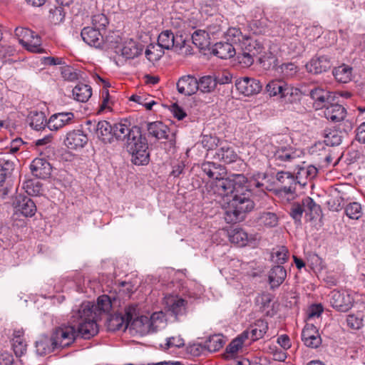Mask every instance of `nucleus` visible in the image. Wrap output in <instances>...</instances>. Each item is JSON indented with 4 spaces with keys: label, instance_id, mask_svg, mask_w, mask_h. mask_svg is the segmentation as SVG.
Listing matches in <instances>:
<instances>
[{
    "label": "nucleus",
    "instance_id": "f257e3e1",
    "mask_svg": "<svg viewBox=\"0 0 365 365\" xmlns=\"http://www.w3.org/2000/svg\"><path fill=\"white\" fill-rule=\"evenodd\" d=\"M259 175L247 180L246 184L236 190L230 200L224 215L227 223H237L245 219L247 214L251 212L255 206L252 198L253 188H262L264 184L258 180Z\"/></svg>",
    "mask_w": 365,
    "mask_h": 365
},
{
    "label": "nucleus",
    "instance_id": "f03ea898",
    "mask_svg": "<svg viewBox=\"0 0 365 365\" xmlns=\"http://www.w3.org/2000/svg\"><path fill=\"white\" fill-rule=\"evenodd\" d=\"M287 141L288 138L282 135H277L272 138V158L276 165L292 170L299 163L302 153L287 145Z\"/></svg>",
    "mask_w": 365,
    "mask_h": 365
},
{
    "label": "nucleus",
    "instance_id": "7ed1b4c3",
    "mask_svg": "<svg viewBox=\"0 0 365 365\" xmlns=\"http://www.w3.org/2000/svg\"><path fill=\"white\" fill-rule=\"evenodd\" d=\"M91 302H83L77 311H73V322L78 324L77 337L88 339L98 332L96 324L97 314L93 311Z\"/></svg>",
    "mask_w": 365,
    "mask_h": 365
},
{
    "label": "nucleus",
    "instance_id": "20e7f679",
    "mask_svg": "<svg viewBox=\"0 0 365 365\" xmlns=\"http://www.w3.org/2000/svg\"><path fill=\"white\" fill-rule=\"evenodd\" d=\"M241 52L239 53L237 58L241 64L248 67L254 63V58L259 56L260 62L268 58L264 51V47L263 44L257 39L251 37H246L240 43L239 48Z\"/></svg>",
    "mask_w": 365,
    "mask_h": 365
},
{
    "label": "nucleus",
    "instance_id": "39448f33",
    "mask_svg": "<svg viewBox=\"0 0 365 365\" xmlns=\"http://www.w3.org/2000/svg\"><path fill=\"white\" fill-rule=\"evenodd\" d=\"M247 178L242 174H234L228 178H222L220 175L215 180V192L220 196H233L236 190L246 184Z\"/></svg>",
    "mask_w": 365,
    "mask_h": 365
},
{
    "label": "nucleus",
    "instance_id": "423d86ee",
    "mask_svg": "<svg viewBox=\"0 0 365 365\" xmlns=\"http://www.w3.org/2000/svg\"><path fill=\"white\" fill-rule=\"evenodd\" d=\"M51 334L58 349L71 345L77 338L76 329L72 325H61L53 329Z\"/></svg>",
    "mask_w": 365,
    "mask_h": 365
},
{
    "label": "nucleus",
    "instance_id": "0eeeda50",
    "mask_svg": "<svg viewBox=\"0 0 365 365\" xmlns=\"http://www.w3.org/2000/svg\"><path fill=\"white\" fill-rule=\"evenodd\" d=\"M91 303L93 305V311L97 314V317L101 312L108 314L111 309L121 307L120 294L113 292L98 297L96 304Z\"/></svg>",
    "mask_w": 365,
    "mask_h": 365
},
{
    "label": "nucleus",
    "instance_id": "6e6552de",
    "mask_svg": "<svg viewBox=\"0 0 365 365\" xmlns=\"http://www.w3.org/2000/svg\"><path fill=\"white\" fill-rule=\"evenodd\" d=\"M276 179L282 184V187L277 191L278 194L280 196L287 195V200H292L297 183L294 175L290 171H279L277 173Z\"/></svg>",
    "mask_w": 365,
    "mask_h": 365
},
{
    "label": "nucleus",
    "instance_id": "1a4fd4ad",
    "mask_svg": "<svg viewBox=\"0 0 365 365\" xmlns=\"http://www.w3.org/2000/svg\"><path fill=\"white\" fill-rule=\"evenodd\" d=\"M329 297L330 304L339 312H346L353 306L354 298L347 291L333 290Z\"/></svg>",
    "mask_w": 365,
    "mask_h": 365
},
{
    "label": "nucleus",
    "instance_id": "9d476101",
    "mask_svg": "<svg viewBox=\"0 0 365 365\" xmlns=\"http://www.w3.org/2000/svg\"><path fill=\"white\" fill-rule=\"evenodd\" d=\"M309 96L314 101V106L316 109L324 108L329 103L335 101L334 93L323 88L315 87L310 90Z\"/></svg>",
    "mask_w": 365,
    "mask_h": 365
},
{
    "label": "nucleus",
    "instance_id": "9b49d317",
    "mask_svg": "<svg viewBox=\"0 0 365 365\" xmlns=\"http://www.w3.org/2000/svg\"><path fill=\"white\" fill-rule=\"evenodd\" d=\"M235 86L240 93L247 96L259 93L262 88L259 80L249 77L237 79L235 82Z\"/></svg>",
    "mask_w": 365,
    "mask_h": 365
},
{
    "label": "nucleus",
    "instance_id": "f8f14e48",
    "mask_svg": "<svg viewBox=\"0 0 365 365\" xmlns=\"http://www.w3.org/2000/svg\"><path fill=\"white\" fill-rule=\"evenodd\" d=\"M139 128H130L126 123H118L113 125V140L124 141L128 143L132 138L135 139V136L139 135Z\"/></svg>",
    "mask_w": 365,
    "mask_h": 365
},
{
    "label": "nucleus",
    "instance_id": "ddd939ff",
    "mask_svg": "<svg viewBox=\"0 0 365 365\" xmlns=\"http://www.w3.org/2000/svg\"><path fill=\"white\" fill-rule=\"evenodd\" d=\"M164 304L167 311L176 318L186 314L187 302L178 296H166L164 298Z\"/></svg>",
    "mask_w": 365,
    "mask_h": 365
},
{
    "label": "nucleus",
    "instance_id": "4468645a",
    "mask_svg": "<svg viewBox=\"0 0 365 365\" xmlns=\"http://www.w3.org/2000/svg\"><path fill=\"white\" fill-rule=\"evenodd\" d=\"M56 342L54 341L51 334H43L37 337L35 341V348L37 354L45 356L58 349Z\"/></svg>",
    "mask_w": 365,
    "mask_h": 365
},
{
    "label": "nucleus",
    "instance_id": "2eb2a0df",
    "mask_svg": "<svg viewBox=\"0 0 365 365\" xmlns=\"http://www.w3.org/2000/svg\"><path fill=\"white\" fill-rule=\"evenodd\" d=\"M297 170L296 173L297 182L304 186L308 180L314 179L317 174V169L314 165H306L305 162L302 161L300 159L299 163L294 169Z\"/></svg>",
    "mask_w": 365,
    "mask_h": 365
},
{
    "label": "nucleus",
    "instance_id": "dca6fc26",
    "mask_svg": "<svg viewBox=\"0 0 365 365\" xmlns=\"http://www.w3.org/2000/svg\"><path fill=\"white\" fill-rule=\"evenodd\" d=\"M302 340L310 348L317 349L322 344V339L317 328L312 324H307L302 332Z\"/></svg>",
    "mask_w": 365,
    "mask_h": 365
},
{
    "label": "nucleus",
    "instance_id": "f3484780",
    "mask_svg": "<svg viewBox=\"0 0 365 365\" xmlns=\"http://www.w3.org/2000/svg\"><path fill=\"white\" fill-rule=\"evenodd\" d=\"M331 66V59L327 56H316L305 65V67L309 73L319 74L327 71Z\"/></svg>",
    "mask_w": 365,
    "mask_h": 365
},
{
    "label": "nucleus",
    "instance_id": "a211bd4d",
    "mask_svg": "<svg viewBox=\"0 0 365 365\" xmlns=\"http://www.w3.org/2000/svg\"><path fill=\"white\" fill-rule=\"evenodd\" d=\"M16 212L26 217H31L36 212V205L29 197L18 195L14 202Z\"/></svg>",
    "mask_w": 365,
    "mask_h": 365
},
{
    "label": "nucleus",
    "instance_id": "6ab92c4d",
    "mask_svg": "<svg viewBox=\"0 0 365 365\" xmlns=\"http://www.w3.org/2000/svg\"><path fill=\"white\" fill-rule=\"evenodd\" d=\"M74 114L72 112H62L53 114L47 122L51 130H58L73 122Z\"/></svg>",
    "mask_w": 365,
    "mask_h": 365
},
{
    "label": "nucleus",
    "instance_id": "aec40b11",
    "mask_svg": "<svg viewBox=\"0 0 365 365\" xmlns=\"http://www.w3.org/2000/svg\"><path fill=\"white\" fill-rule=\"evenodd\" d=\"M88 137L81 130H73L66 134L65 145L73 150L83 148L88 143Z\"/></svg>",
    "mask_w": 365,
    "mask_h": 365
},
{
    "label": "nucleus",
    "instance_id": "412c9836",
    "mask_svg": "<svg viewBox=\"0 0 365 365\" xmlns=\"http://www.w3.org/2000/svg\"><path fill=\"white\" fill-rule=\"evenodd\" d=\"M198 88L197 79L192 76H182L177 83L178 91L185 96H191L195 93Z\"/></svg>",
    "mask_w": 365,
    "mask_h": 365
},
{
    "label": "nucleus",
    "instance_id": "4be33fe9",
    "mask_svg": "<svg viewBox=\"0 0 365 365\" xmlns=\"http://www.w3.org/2000/svg\"><path fill=\"white\" fill-rule=\"evenodd\" d=\"M85 43L94 48H101L103 43V35L100 31L93 27H85L81 33Z\"/></svg>",
    "mask_w": 365,
    "mask_h": 365
},
{
    "label": "nucleus",
    "instance_id": "5701e85b",
    "mask_svg": "<svg viewBox=\"0 0 365 365\" xmlns=\"http://www.w3.org/2000/svg\"><path fill=\"white\" fill-rule=\"evenodd\" d=\"M30 168L33 175L42 179L48 178L52 170L51 164L43 158H35L31 162Z\"/></svg>",
    "mask_w": 365,
    "mask_h": 365
},
{
    "label": "nucleus",
    "instance_id": "b1692460",
    "mask_svg": "<svg viewBox=\"0 0 365 365\" xmlns=\"http://www.w3.org/2000/svg\"><path fill=\"white\" fill-rule=\"evenodd\" d=\"M97 138L104 143L113 141V125L106 120H101L93 125Z\"/></svg>",
    "mask_w": 365,
    "mask_h": 365
},
{
    "label": "nucleus",
    "instance_id": "393cba45",
    "mask_svg": "<svg viewBox=\"0 0 365 365\" xmlns=\"http://www.w3.org/2000/svg\"><path fill=\"white\" fill-rule=\"evenodd\" d=\"M148 135L158 140H170V128L161 121L149 123L147 126Z\"/></svg>",
    "mask_w": 365,
    "mask_h": 365
},
{
    "label": "nucleus",
    "instance_id": "a878e982",
    "mask_svg": "<svg viewBox=\"0 0 365 365\" xmlns=\"http://www.w3.org/2000/svg\"><path fill=\"white\" fill-rule=\"evenodd\" d=\"M13 350L17 357H21L26 352L27 344L24 339L22 329H14L11 339Z\"/></svg>",
    "mask_w": 365,
    "mask_h": 365
},
{
    "label": "nucleus",
    "instance_id": "bb28decb",
    "mask_svg": "<svg viewBox=\"0 0 365 365\" xmlns=\"http://www.w3.org/2000/svg\"><path fill=\"white\" fill-rule=\"evenodd\" d=\"M346 109L341 105L332 102L324 108V115L327 120L333 122L343 120L346 116Z\"/></svg>",
    "mask_w": 365,
    "mask_h": 365
},
{
    "label": "nucleus",
    "instance_id": "cd10ccee",
    "mask_svg": "<svg viewBox=\"0 0 365 365\" xmlns=\"http://www.w3.org/2000/svg\"><path fill=\"white\" fill-rule=\"evenodd\" d=\"M268 330V324L263 320H257L243 332H247L246 339L257 341L262 339Z\"/></svg>",
    "mask_w": 365,
    "mask_h": 365
},
{
    "label": "nucleus",
    "instance_id": "c85d7f7f",
    "mask_svg": "<svg viewBox=\"0 0 365 365\" xmlns=\"http://www.w3.org/2000/svg\"><path fill=\"white\" fill-rule=\"evenodd\" d=\"M130 322L121 312L110 314L107 317V327L110 331H115L120 329H125Z\"/></svg>",
    "mask_w": 365,
    "mask_h": 365
},
{
    "label": "nucleus",
    "instance_id": "c756f323",
    "mask_svg": "<svg viewBox=\"0 0 365 365\" xmlns=\"http://www.w3.org/2000/svg\"><path fill=\"white\" fill-rule=\"evenodd\" d=\"M180 36H174V34L170 30L162 31L158 38V45L164 49L175 50L177 41H179Z\"/></svg>",
    "mask_w": 365,
    "mask_h": 365
},
{
    "label": "nucleus",
    "instance_id": "7c9ffc66",
    "mask_svg": "<svg viewBox=\"0 0 365 365\" xmlns=\"http://www.w3.org/2000/svg\"><path fill=\"white\" fill-rule=\"evenodd\" d=\"M135 322L146 324L147 328L155 331L164 324V315L162 312H155L150 316V319L146 317H141L140 319H137Z\"/></svg>",
    "mask_w": 365,
    "mask_h": 365
},
{
    "label": "nucleus",
    "instance_id": "2f4dec72",
    "mask_svg": "<svg viewBox=\"0 0 365 365\" xmlns=\"http://www.w3.org/2000/svg\"><path fill=\"white\" fill-rule=\"evenodd\" d=\"M214 158L225 163H231L236 161L237 154L232 147L225 145L215 150Z\"/></svg>",
    "mask_w": 365,
    "mask_h": 365
},
{
    "label": "nucleus",
    "instance_id": "473e14b6",
    "mask_svg": "<svg viewBox=\"0 0 365 365\" xmlns=\"http://www.w3.org/2000/svg\"><path fill=\"white\" fill-rule=\"evenodd\" d=\"M235 47L232 43H216L212 49L213 53L222 59H227L234 56L236 53Z\"/></svg>",
    "mask_w": 365,
    "mask_h": 365
},
{
    "label": "nucleus",
    "instance_id": "72a5a7b5",
    "mask_svg": "<svg viewBox=\"0 0 365 365\" xmlns=\"http://www.w3.org/2000/svg\"><path fill=\"white\" fill-rule=\"evenodd\" d=\"M287 277L286 269L282 265L274 266L269 272V282L272 289L278 287Z\"/></svg>",
    "mask_w": 365,
    "mask_h": 365
},
{
    "label": "nucleus",
    "instance_id": "f704fd0d",
    "mask_svg": "<svg viewBox=\"0 0 365 365\" xmlns=\"http://www.w3.org/2000/svg\"><path fill=\"white\" fill-rule=\"evenodd\" d=\"M266 91L270 96L280 95L281 97H284L289 93V88L284 81L272 80L267 85Z\"/></svg>",
    "mask_w": 365,
    "mask_h": 365
},
{
    "label": "nucleus",
    "instance_id": "c9c22d12",
    "mask_svg": "<svg viewBox=\"0 0 365 365\" xmlns=\"http://www.w3.org/2000/svg\"><path fill=\"white\" fill-rule=\"evenodd\" d=\"M229 239L232 243L236 244L240 247L247 245L249 242H252L254 238L249 236L248 234L242 229L236 228L229 233Z\"/></svg>",
    "mask_w": 365,
    "mask_h": 365
},
{
    "label": "nucleus",
    "instance_id": "e433bc0d",
    "mask_svg": "<svg viewBox=\"0 0 365 365\" xmlns=\"http://www.w3.org/2000/svg\"><path fill=\"white\" fill-rule=\"evenodd\" d=\"M304 212L306 216H309V220H312L321 212V207L315 203L312 198L306 197L302 200Z\"/></svg>",
    "mask_w": 365,
    "mask_h": 365
},
{
    "label": "nucleus",
    "instance_id": "4c0bfd02",
    "mask_svg": "<svg viewBox=\"0 0 365 365\" xmlns=\"http://www.w3.org/2000/svg\"><path fill=\"white\" fill-rule=\"evenodd\" d=\"M346 132H341L336 129H329L324 131V143L328 146H337L342 142Z\"/></svg>",
    "mask_w": 365,
    "mask_h": 365
},
{
    "label": "nucleus",
    "instance_id": "58836bf2",
    "mask_svg": "<svg viewBox=\"0 0 365 365\" xmlns=\"http://www.w3.org/2000/svg\"><path fill=\"white\" fill-rule=\"evenodd\" d=\"M73 98L79 102H86L92 95L90 86L80 83L76 85L72 91Z\"/></svg>",
    "mask_w": 365,
    "mask_h": 365
},
{
    "label": "nucleus",
    "instance_id": "ea45409f",
    "mask_svg": "<svg viewBox=\"0 0 365 365\" xmlns=\"http://www.w3.org/2000/svg\"><path fill=\"white\" fill-rule=\"evenodd\" d=\"M226 339L222 334H214L210 336L205 341V347L210 352L220 350L225 344Z\"/></svg>",
    "mask_w": 365,
    "mask_h": 365
},
{
    "label": "nucleus",
    "instance_id": "a19ab883",
    "mask_svg": "<svg viewBox=\"0 0 365 365\" xmlns=\"http://www.w3.org/2000/svg\"><path fill=\"white\" fill-rule=\"evenodd\" d=\"M289 250L285 246L274 247L271 252V259L279 265L283 264L289 258Z\"/></svg>",
    "mask_w": 365,
    "mask_h": 365
},
{
    "label": "nucleus",
    "instance_id": "79ce46f5",
    "mask_svg": "<svg viewBox=\"0 0 365 365\" xmlns=\"http://www.w3.org/2000/svg\"><path fill=\"white\" fill-rule=\"evenodd\" d=\"M197 84H199L198 90L203 93H210L217 87V83L213 76H204L201 77L197 80Z\"/></svg>",
    "mask_w": 365,
    "mask_h": 365
},
{
    "label": "nucleus",
    "instance_id": "37998d69",
    "mask_svg": "<svg viewBox=\"0 0 365 365\" xmlns=\"http://www.w3.org/2000/svg\"><path fill=\"white\" fill-rule=\"evenodd\" d=\"M142 49L133 40L125 42L121 48V55L125 58H134L141 53Z\"/></svg>",
    "mask_w": 365,
    "mask_h": 365
},
{
    "label": "nucleus",
    "instance_id": "c03bdc74",
    "mask_svg": "<svg viewBox=\"0 0 365 365\" xmlns=\"http://www.w3.org/2000/svg\"><path fill=\"white\" fill-rule=\"evenodd\" d=\"M351 67L342 65L334 69L333 75L338 82L346 83L351 78Z\"/></svg>",
    "mask_w": 365,
    "mask_h": 365
},
{
    "label": "nucleus",
    "instance_id": "a18cd8bd",
    "mask_svg": "<svg viewBox=\"0 0 365 365\" xmlns=\"http://www.w3.org/2000/svg\"><path fill=\"white\" fill-rule=\"evenodd\" d=\"M247 332H242L240 336L233 339L226 348L227 357H232L242 348L246 340Z\"/></svg>",
    "mask_w": 365,
    "mask_h": 365
},
{
    "label": "nucleus",
    "instance_id": "49530a36",
    "mask_svg": "<svg viewBox=\"0 0 365 365\" xmlns=\"http://www.w3.org/2000/svg\"><path fill=\"white\" fill-rule=\"evenodd\" d=\"M31 37L28 43H24L22 46L29 52L38 53H43L44 49L41 46V38L40 36L34 33Z\"/></svg>",
    "mask_w": 365,
    "mask_h": 365
},
{
    "label": "nucleus",
    "instance_id": "de8ad7c7",
    "mask_svg": "<svg viewBox=\"0 0 365 365\" xmlns=\"http://www.w3.org/2000/svg\"><path fill=\"white\" fill-rule=\"evenodd\" d=\"M14 169V163L11 160L0 159V187H3L6 178Z\"/></svg>",
    "mask_w": 365,
    "mask_h": 365
},
{
    "label": "nucleus",
    "instance_id": "09e8293b",
    "mask_svg": "<svg viewBox=\"0 0 365 365\" xmlns=\"http://www.w3.org/2000/svg\"><path fill=\"white\" fill-rule=\"evenodd\" d=\"M192 41L197 48L203 49L210 43L208 33L205 30H196L192 34Z\"/></svg>",
    "mask_w": 365,
    "mask_h": 365
},
{
    "label": "nucleus",
    "instance_id": "8fccbe9b",
    "mask_svg": "<svg viewBox=\"0 0 365 365\" xmlns=\"http://www.w3.org/2000/svg\"><path fill=\"white\" fill-rule=\"evenodd\" d=\"M272 301V297L269 294H262L256 299V302L259 306V309L262 312H265V314L267 316H272L274 314L273 310L269 309L271 307Z\"/></svg>",
    "mask_w": 365,
    "mask_h": 365
},
{
    "label": "nucleus",
    "instance_id": "3c124183",
    "mask_svg": "<svg viewBox=\"0 0 365 365\" xmlns=\"http://www.w3.org/2000/svg\"><path fill=\"white\" fill-rule=\"evenodd\" d=\"M136 148L138 151L140 150H148V146L145 138H143L141 135L140 130H139V135L135 136V139H131L127 143V149L130 153V148Z\"/></svg>",
    "mask_w": 365,
    "mask_h": 365
},
{
    "label": "nucleus",
    "instance_id": "603ef678",
    "mask_svg": "<svg viewBox=\"0 0 365 365\" xmlns=\"http://www.w3.org/2000/svg\"><path fill=\"white\" fill-rule=\"evenodd\" d=\"M47 122L43 112H35L31 116L30 125L36 130L43 129L47 125Z\"/></svg>",
    "mask_w": 365,
    "mask_h": 365
},
{
    "label": "nucleus",
    "instance_id": "864d4df0",
    "mask_svg": "<svg viewBox=\"0 0 365 365\" xmlns=\"http://www.w3.org/2000/svg\"><path fill=\"white\" fill-rule=\"evenodd\" d=\"M130 153L132 155L131 160L135 165H147L149 162V153L148 150L138 151L135 149L133 150L131 147Z\"/></svg>",
    "mask_w": 365,
    "mask_h": 365
},
{
    "label": "nucleus",
    "instance_id": "5fc2aeb1",
    "mask_svg": "<svg viewBox=\"0 0 365 365\" xmlns=\"http://www.w3.org/2000/svg\"><path fill=\"white\" fill-rule=\"evenodd\" d=\"M247 36H243L241 31L237 28H230L227 32V42L232 43V45L239 48L240 43Z\"/></svg>",
    "mask_w": 365,
    "mask_h": 365
},
{
    "label": "nucleus",
    "instance_id": "6e6d98bb",
    "mask_svg": "<svg viewBox=\"0 0 365 365\" xmlns=\"http://www.w3.org/2000/svg\"><path fill=\"white\" fill-rule=\"evenodd\" d=\"M202 170L210 178L216 180L220 175L218 170H221V166L211 162H205L201 165Z\"/></svg>",
    "mask_w": 365,
    "mask_h": 365
},
{
    "label": "nucleus",
    "instance_id": "4d7b16f0",
    "mask_svg": "<svg viewBox=\"0 0 365 365\" xmlns=\"http://www.w3.org/2000/svg\"><path fill=\"white\" fill-rule=\"evenodd\" d=\"M345 212L349 218L358 220L361 215V206L356 202L349 203L346 205Z\"/></svg>",
    "mask_w": 365,
    "mask_h": 365
},
{
    "label": "nucleus",
    "instance_id": "13d9d810",
    "mask_svg": "<svg viewBox=\"0 0 365 365\" xmlns=\"http://www.w3.org/2000/svg\"><path fill=\"white\" fill-rule=\"evenodd\" d=\"M35 32L24 27H17L14 31L15 36L21 45L24 43H28L29 38H31Z\"/></svg>",
    "mask_w": 365,
    "mask_h": 365
},
{
    "label": "nucleus",
    "instance_id": "bf43d9fd",
    "mask_svg": "<svg viewBox=\"0 0 365 365\" xmlns=\"http://www.w3.org/2000/svg\"><path fill=\"white\" fill-rule=\"evenodd\" d=\"M192 46L183 38L182 36H180L179 41H177L175 52L182 56H188L192 54Z\"/></svg>",
    "mask_w": 365,
    "mask_h": 365
},
{
    "label": "nucleus",
    "instance_id": "052dcab7",
    "mask_svg": "<svg viewBox=\"0 0 365 365\" xmlns=\"http://www.w3.org/2000/svg\"><path fill=\"white\" fill-rule=\"evenodd\" d=\"M259 221L264 225L272 227L277 225L278 217L273 212H264L260 215Z\"/></svg>",
    "mask_w": 365,
    "mask_h": 365
},
{
    "label": "nucleus",
    "instance_id": "680f3d73",
    "mask_svg": "<svg viewBox=\"0 0 365 365\" xmlns=\"http://www.w3.org/2000/svg\"><path fill=\"white\" fill-rule=\"evenodd\" d=\"M61 75L65 80L69 81L78 80L79 77L77 70L68 66L61 68Z\"/></svg>",
    "mask_w": 365,
    "mask_h": 365
},
{
    "label": "nucleus",
    "instance_id": "e2e57ef3",
    "mask_svg": "<svg viewBox=\"0 0 365 365\" xmlns=\"http://www.w3.org/2000/svg\"><path fill=\"white\" fill-rule=\"evenodd\" d=\"M108 24V19L103 14H98L93 16L92 17V24L93 26V28L96 29L99 31L101 29H105Z\"/></svg>",
    "mask_w": 365,
    "mask_h": 365
},
{
    "label": "nucleus",
    "instance_id": "0e129e2a",
    "mask_svg": "<svg viewBox=\"0 0 365 365\" xmlns=\"http://www.w3.org/2000/svg\"><path fill=\"white\" fill-rule=\"evenodd\" d=\"M291 217L295 220V222H300L304 213L303 207L301 203L297 202L292 205L289 211Z\"/></svg>",
    "mask_w": 365,
    "mask_h": 365
},
{
    "label": "nucleus",
    "instance_id": "69168bd1",
    "mask_svg": "<svg viewBox=\"0 0 365 365\" xmlns=\"http://www.w3.org/2000/svg\"><path fill=\"white\" fill-rule=\"evenodd\" d=\"M281 72L285 77H292L298 71L297 66L292 63H283L280 66Z\"/></svg>",
    "mask_w": 365,
    "mask_h": 365
},
{
    "label": "nucleus",
    "instance_id": "338daca9",
    "mask_svg": "<svg viewBox=\"0 0 365 365\" xmlns=\"http://www.w3.org/2000/svg\"><path fill=\"white\" fill-rule=\"evenodd\" d=\"M25 188L29 195L37 196L41 194V186L38 182L29 181L26 182Z\"/></svg>",
    "mask_w": 365,
    "mask_h": 365
},
{
    "label": "nucleus",
    "instance_id": "774afa93",
    "mask_svg": "<svg viewBox=\"0 0 365 365\" xmlns=\"http://www.w3.org/2000/svg\"><path fill=\"white\" fill-rule=\"evenodd\" d=\"M49 18L52 22L57 24L63 20L64 15L63 14V9L61 7H56L51 9L49 11Z\"/></svg>",
    "mask_w": 365,
    "mask_h": 365
}]
</instances>
